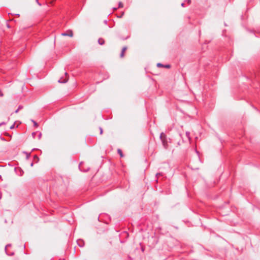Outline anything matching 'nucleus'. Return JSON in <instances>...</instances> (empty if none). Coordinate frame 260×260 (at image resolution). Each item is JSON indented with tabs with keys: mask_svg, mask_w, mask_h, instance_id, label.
<instances>
[{
	"mask_svg": "<svg viewBox=\"0 0 260 260\" xmlns=\"http://www.w3.org/2000/svg\"><path fill=\"white\" fill-rule=\"evenodd\" d=\"M160 138L162 141V144L165 147H167L168 146L166 136L164 134L161 133L160 135Z\"/></svg>",
	"mask_w": 260,
	"mask_h": 260,
	"instance_id": "nucleus-1",
	"label": "nucleus"
},
{
	"mask_svg": "<svg viewBox=\"0 0 260 260\" xmlns=\"http://www.w3.org/2000/svg\"><path fill=\"white\" fill-rule=\"evenodd\" d=\"M62 36L72 37L73 36V32L72 30H69L67 33L62 34Z\"/></svg>",
	"mask_w": 260,
	"mask_h": 260,
	"instance_id": "nucleus-2",
	"label": "nucleus"
},
{
	"mask_svg": "<svg viewBox=\"0 0 260 260\" xmlns=\"http://www.w3.org/2000/svg\"><path fill=\"white\" fill-rule=\"evenodd\" d=\"M127 48L124 47L122 48V52L120 54V57H123L124 56V52L126 51Z\"/></svg>",
	"mask_w": 260,
	"mask_h": 260,
	"instance_id": "nucleus-3",
	"label": "nucleus"
},
{
	"mask_svg": "<svg viewBox=\"0 0 260 260\" xmlns=\"http://www.w3.org/2000/svg\"><path fill=\"white\" fill-rule=\"evenodd\" d=\"M98 42H99V44H101V45H103L105 43L104 40L102 39H99Z\"/></svg>",
	"mask_w": 260,
	"mask_h": 260,
	"instance_id": "nucleus-4",
	"label": "nucleus"
},
{
	"mask_svg": "<svg viewBox=\"0 0 260 260\" xmlns=\"http://www.w3.org/2000/svg\"><path fill=\"white\" fill-rule=\"evenodd\" d=\"M68 80V77L66 79L63 80H59L58 82H60V83H66L67 82V81Z\"/></svg>",
	"mask_w": 260,
	"mask_h": 260,
	"instance_id": "nucleus-5",
	"label": "nucleus"
},
{
	"mask_svg": "<svg viewBox=\"0 0 260 260\" xmlns=\"http://www.w3.org/2000/svg\"><path fill=\"white\" fill-rule=\"evenodd\" d=\"M118 153L119 154V155H120L121 157H123V156L122 152V151L120 149H118Z\"/></svg>",
	"mask_w": 260,
	"mask_h": 260,
	"instance_id": "nucleus-6",
	"label": "nucleus"
},
{
	"mask_svg": "<svg viewBox=\"0 0 260 260\" xmlns=\"http://www.w3.org/2000/svg\"><path fill=\"white\" fill-rule=\"evenodd\" d=\"M157 66L158 67H162V65L161 63H158L157 64Z\"/></svg>",
	"mask_w": 260,
	"mask_h": 260,
	"instance_id": "nucleus-7",
	"label": "nucleus"
},
{
	"mask_svg": "<svg viewBox=\"0 0 260 260\" xmlns=\"http://www.w3.org/2000/svg\"><path fill=\"white\" fill-rule=\"evenodd\" d=\"M9 220L10 221L11 223L12 224V223H13V220H12V219H10V218H9Z\"/></svg>",
	"mask_w": 260,
	"mask_h": 260,
	"instance_id": "nucleus-8",
	"label": "nucleus"
},
{
	"mask_svg": "<svg viewBox=\"0 0 260 260\" xmlns=\"http://www.w3.org/2000/svg\"><path fill=\"white\" fill-rule=\"evenodd\" d=\"M34 125L36 126H38V124L36 122H34Z\"/></svg>",
	"mask_w": 260,
	"mask_h": 260,
	"instance_id": "nucleus-9",
	"label": "nucleus"
},
{
	"mask_svg": "<svg viewBox=\"0 0 260 260\" xmlns=\"http://www.w3.org/2000/svg\"><path fill=\"white\" fill-rule=\"evenodd\" d=\"M102 133H103V129L101 128H100V134H102Z\"/></svg>",
	"mask_w": 260,
	"mask_h": 260,
	"instance_id": "nucleus-10",
	"label": "nucleus"
},
{
	"mask_svg": "<svg viewBox=\"0 0 260 260\" xmlns=\"http://www.w3.org/2000/svg\"><path fill=\"white\" fill-rule=\"evenodd\" d=\"M166 68H169L170 67V65H166L165 66Z\"/></svg>",
	"mask_w": 260,
	"mask_h": 260,
	"instance_id": "nucleus-11",
	"label": "nucleus"
},
{
	"mask_svg": "<svg viewBox=\"0 0 260 260\" xmlns=\"http://www.w3.org/2000/svg\"><path fill=\"white\" fill-rule=\"evenodd\" d=\"M0 96H3V94L2 93V92H1V91H0Z\"/></svg>",
	"mask_w": 260,
	"mask_h": 260,
	"instance_id": "nucleus-12",
	"label": "nucleus"
},
{
	"mask_svg": "<svg viewBox=\"0 0 260 260\" xmlns=\"http://www.w3.org/2000/svg\"><path fill=\"white\" fill-rule=\"evenodd\" d=\"M18 110H17L15 111V112H16V113H17V112H18Z\"/></svg>",
	"mask_w": 260,
	"mask_h": 260,
	"instance_id": "nucleus-13",
	"label": "nucleus"
},
{
	"mask_svg": "<svg viewBox=\"0 0 260 260\" xmlns=\"http://www.w3.org/2000/svg\"><path fill=\"white\" fill-rule=\"evenodd\" d=\"M65 75H66V76H67V75H68V74H67V73H65Z\"/></svg>",
	"mask_w": 260,
	"mask_h": 260,
	"instance_id": "nucleus-14",
	"label": "nucleus"
}]
</instances>
